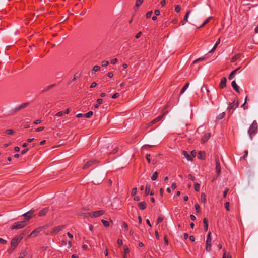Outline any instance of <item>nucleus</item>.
I'll return each mask as SVG.
<instances>
[{"label":"nucleus","instance_id":"f257e3e1","mask_svg":"<svg viewBox=\"0 0 258 258\" xmlns=\"http://www.w3.org/2000/svg\"><path fill=\"white\" fill-rule=\"evenodd\" d=\"M258 125L255 120H254L248 130V134L251 139H252L253 135H255L257 132Z\"/></svg>","mask_w":258,"mask_h":258},{"label":"nucleus","instance_id":"f03ea898","mask_svg":"<svg viewBox=\"0 0 258 258\" xmlns=\"http://www.w3.org/2000/svg\"><path fill=\"white\" fill-rule=\"evenodd\" d=\"M26 220L15 222L11 227L12 229H19L24 227L26 225Z\"/></svg>","mask_w":258,"mask_h":258},{"label":"nucleus","instance_id":"7ed1b4c3","mask_svg":"<svg viewBox=\"0 0 258 258\" xmlns=\"http://www.w3.org/2000/svg\"><path fill=\"white\" fill-rule=\"evenodd\" d=\"M22 239V238L20 236H17V237H14L11 240V247L13 248V249H15L17 246V245H18L19 242L21 241Z\"/></svg>","mask_w":258,"mask_h":258},{"label":"nucleus","instance_id":"20e7f679","mask_svg":"<svg viewBox=\"0 0 258 258\" xmlns=\"http://www.w3.org/2000/svg\"><path fill=\"white\" fill-rule=\"evenodd\" d=\"M211 234V232H209L207 236L206 250L208 252H209L211 250L212 241Z\"/></svg>","mask_w":258,"mask_h":258},{"label":"nucleus","instance_id":"39448f33","mask_svg":"<svg viewBox=\"0 0 258 258\" xmlns=\"http://www.w3.org/2000/svg\"><path fill=\"white\" fill-rule=\"evenodd\" d=\"M104 214V211L103 210H98L90 213H88V214L90 217L94 218L98 217Z\"/></svg>","mask_w":258,"mask_h":258},{"label":"nucleus","instance_id":"423d86ee","mask_svg":"<svg viewBox=\"0 0 258 258\" xmlns=\"http://www.w3.org/2000/svg\"><path fill=\"white\" fill-rule=\"evenodd\" d=\"M64 228V225L57 226L51 229V232L54 234H57L59 231L62 230Z\"/></svg>","mask_w":258,"mask_h":258},{"label":"nucleus","instance_id":"0eeeda50","mask_svg":"<svg viewBox=\"0 0 258 258\" xmlns=\"http://www.w3.org/2000/svg\"><path fill=\"white\" fill-rule=\"evenodd\" d=\"M201 91L203 96L209 97L210 91L208 89L207 86L203 85L201 87Z\"/></svg>","mask_w":258,"mask_h":258},{"label":"nucleus","instance_id":"6e6552de","mask_svg":"<svg viewBox=\"0 0 258 258\" xmlns=\"http://www.w3.org/2000/svg\"><path fill=\"white\" fill-rule=\"evenodd\" d=\"M239 103L238 101L235 102V101L232 103H230L227 109L230 111L231 110L235 109L238 107Z\"/></svg>","mask_w":258,"mask_h":258},{"label":"nucleus","instance_id":"1a4fd4ad","mask_svg":"<svg viewBox=\"0 0 258 258\" xmlns=\"http://www.w3.org/2000/svg\"><path fill=\"white\" fill-rule=\"evenodd\" d=\"M42 227H40L34 229L30 234V236L36 237L38 234L41 231Z\"/></svg>","mask_w":258,"mask_h":258},{"label":"nucleus","instance_id":"9d476101","mask_svg":"<svg viewBox=\"0 0 258 258\" xmlns=\"http://www.w3.org/2000/svg\"><path fill=\"white\" fill-rule=\"evenodd\" d=\"M96 163H97V161L95 160H92L89 161L84 165L83 168L84 169H86L89 168V167L92 166L93 165L96 164Z\"/></svg>","mask_w":258,"mask_h":258},{"label":"nucleus","instance_id":"9b49d317","mask_svg":"<svg viewBox=\"0 0 258 258\" xmlns=\"http://www.w3.org/2000/svg\"><path fill=\"white\" fill-rule=\"evenodd\" d=\"M215 162H216L215 169H216L217 173L218 175H219L221 173V167H220V164L219 160L218 158H217L216 159Z\"/></svg>","mask_w":258,"mask_h":258},{"label":"nucleus","instance_id":"f8f14e48","mask_svg":"<svg viewBox=\"0 0 258 258\" xmlns=\"http://www.w3.org/2000/svg\"><path fill=\"white\" fill-rule=\"evenodd\" d=\"M210 137L211 134L210 133L205 134L201 138V143L204 144L209 139Z\"/></svg>","mask_w":258,"mask_h":258},{"label":"nucleus","instance_id":"ddd939ff","mask_svg":"<svg viewBox=\"0 0 258 258\" xmlns=\"http://www.w3.org/2000/svg\"><path fill=\"white\" fill-rule=\"evenodd\" d=\"M227 79L225 77L222 78L220 80L219 86L221 88H224L226 85Z\"/></svg>","mask_w":258,"mask_h":258},{"label":"nucleus","instance_id":"4468645a","mask_svg":"<svg viewBox=\"0 0 258 258\" xmlns=\"http://www.w3.org/2000/svg\"><path fill=\"white\" fill-rule=\"evenodd\" d=\"M231 85H232V87H233V88L237 92V93H240L239 92V87L237 85V84H236V82L235 80L233 81L231 83Z\"/></svg>","mask_w":258,"mask_h":258},{"label":"nucleus","instance_id":"2eb2a0df","mask_svg":"<svg viewBox=\"0 0 258 258\" xmlns=\"http://www.w3.org/2000/svg\"><path fill=\"white\" fill-rule=\"evenodd\" d=\"M164 115V114H162V115H160V116H158L157 118H156L155 119L153 120L149 124L150 125H152V124H153L159 121L162 119V118L163 117Z\"/></svg>","mask_w":258,"mask_h":258},{"label":"nucleus","instance_id":"dca6fc26","mask_svg":"<svg viewBox=\"0 0 258 258\" xmlns=\"http://www.w3.org/2000/svg\"><path fill=\"white\" fill-rule=\"evenodd\" d=\"M138 206L140 209L143 210L146 208V203L145 202H140L138 203Z\"/></svg>","mask_w":258,"mask_h":258},{"label":"nucleus","instance_id":"f3484780","mask_svg":"<svg viewBox=\"0 0 258 258\" xmlns=\"http://www.w3.org/2000/svg\"><path fill=\"white\" fill-rule=\"evenodd\" d=\"M28 105H29V103H28V102L22 103L20 105L17 107V108H16V110H21L23 108L26 107Z\"/></svg>","mask_w":258,"mask_h":258},{"label":"nucleus","instance_id":"a211bd4d","mask_svg":"<svg viewBox=\"0 0 258 258\" xmlns=\"http://www.w3.org/2000/svg\"><path fill=\"white\" fill-rule=\"evenodd\" d=\"M241 56V54L240 53H237V54L235 55L234 56H233L231 59V62H234L237 60H238L240 57Z\"/></svg>","mask_w":258,"mask_h":258},{"label":"nucleus","instance_id":"6ab92c4d","mask_svg":"<svg viewBox=\"0 0 258 258\" xmlns=\"http://www.w3.org/2000/svg\"><path fill=\"white\" fill-rule=\"evenodd\" d=\"M183 155L188 160H192V157L188 153L187 151H183L182 152Z\"/></svg>","mask_w":258,"mask_h":258},{"label":"nucleus","instance_id":"aec40b11","mask_svg":"<svg viewBox=\"0 0 258 258\" xmlns=\"http://www.w3.org/2000/svg\"><path fill=\"white\" fill-rule=\"evenodd\" d=\"M48 210L47 208L43 209L42 210H41L39 213V216H44L48 212Z\"/></svg>","mask_w":258,"mask_h":258},{"label":"nucleus","instance_id":"412c9836","mask_svg":"<svg viewBox=\"0 0 258 258\" xmlns=\"http://www.w3.org/2000/svg\"><path fill=\"white\" fill-rule=\"evenodd\" d=\"M203 223H204V230L205 231H207L208 229V220L206 218H204L203 219Z\"/></svg>","mask_w":258,"mask_h":258},{"label":"nucleus","instance_id":"4be33fe9","mask_svg":"<svg viewBox=\"0 0 258 258\" xmlns=\"http://www.w3.org/2000/svg\"><path fill=\"white\" fill-rule=\"evenodd\" d=\"M55 86V84H52V85H49V86H46V87H45L42 90V92H46L47 91H48L49 90H50V89H51L52 88H53V87H54Z\"/></svg>","mask_w":258,"mask_h":258},{"label":"nucleus","instance_id":"5701e85b","mask_svg":"<svg viewBox=\"0 0 258 258\" xmlns=\"http://www.w3.org/2000/svg\"><path fill=\"white\" fill-rule=\"evenodd\" d=\"M220 39L219 38L217 42H216V43L215 44L214 46H213V47L212 48V49L209 52V53H212L213 52L216 48V47H217L218 45H219V44L220 43Z\"/></svg>","mask_w":258,"mask_h":258},{"label":"nucleus","instance_id":"b1692460","mask_svg":"<svg viewBox=\"0 0 258 258\" xmlns=\"http://www.w3.org/2000/svg\"><path fill=\"white\" fill-rule=\"evenodd\" d=\"M123 248H124V252H123L124 253H123V258H126V254L129 252V249H128L127 245H125L123 247Z\"/></svg>","mask_w":258,"mask_h":258},{"label":"nucleus","instance_id":"393cba45","mask_svg":"<svg viewBox=\"0 0 258 258\" xmlns=\"http://www.w3.org/2000/svg\"><path fill=\"white\" fill-rule=\"evenodd\" d=\"M144 0H136L135 10L136 11L137 8L142 4Z\"/></svg>","mask_w":258,"mask_h":258},{"label":"nucleus","instance_id":"a878e982","mask_svg":"<svg viewBox=\"0 0 258 258\" xmlns=\"http://www.w3.org/2000/svg\"><path fill=\"white\" fill-rule=\"evenodd\" d=\"M100 68V67L99 66H94L92 70V74H93L94 73L99 71Z\"/></svg>","mask_w":258,"mask_h":258},{"label":"nucleus","instance_id":"bb28decb","mask_svg":"<svg viewBox=\"0 0 258 258\" xmlns=\"http://www.w3.org/2000/svg\"><path fill=\"white\" fill-rule=\"evenodd\" d=\"M103 102V100L102 99H98L97 100V104H95L94 105V107L95 108H98L99 107V105H100L101 104H102Z\"/></svg>","mask_w":258,"mask_h":258},{"label":"nucleus","instance_id":"cd10ccee","mask_svg":"<svg viewBox=\"0 0 258 258\" xmlns=\"http://www.w3.org/2000/svg\"><path fill=\"white\" fill-rule=\"evenodd\" d=\"M93 114V112L92 111H90L84 114L83 115V117L86 118H90L91 117Z\"/></svg>","mask_w":258,"mask_h":258},{"label":"nucleus","instance_id":"c85d7f7f","mask_svg":"<svg viewBox=\"0 0 258 258\" xmlns=\"http://www.w3.org/2000/svg\"><path fill=\"white\" fill-rule=\"evenodd\" d=\"M189 83H186L185 85L183 86V87L182 88L180 93L182 94L183 93H184L187 89V88L189 87Z\"/></svg>","mask_w":258,"mask_h":258},{"label":"nucleus","instance_id":"c756f323","mask_svg":"<svg viewBox=\"0 0 258 258\" xmlns=\"http://www.w3.org/2000/svg\"><path fill=\"white\" fill-rule=\"evenodd\" d=\"M238 70V69H236L230 74L228 77L229 80H231L233 78L234 75L237 72Z\"/></svg>","mask_w":258,"mask_h":258},{"label":"nucleus","instance_id":"7c9ffc66","mask_svg":"<svg viewBox=\"0 0 258 258\" xmlns=\"http://www.w3.org/2000/svg\"><path fill=\"white\" fill-rule=\"evenodd\" d=\"M224 253L223 258H231V256L229 253H226L225 249H223Z\"/></svg>","mask_w":258,"mask_h":258},{"label":"nucleus","instance_id":"2f4dec72","mask_svg":"<svg viewBox=\"0 0 258 258\" xmlns=\"http://www.w3.org/2000/svg\"><path fill=\"white\" fill-rule=\"evenodd\" d=\"M27 254V252L26 250L22 251L19 256V258H24L25 257Z\"/></svg>","mask_w":258,"mask_h":258},{"label":"nucleus","instance_id":"473e14b6","mask_svg":"<svg viewBox=\"0 0 258 258\" xmlns=\"http://www.w3.org/2000/svg\"><path fill=\"white\" fill-rule=\"evenodd\" d=\"M212 17L211 16H210L201 25V26L200 27V28L201 27H203L205 25H206V24H207L209 21L210 20H211V19L212 18Z\"/></svg>","mask_w":258,"mask_h":258},{"label":"nucleus","instance_id":"72a5a7b5","mask_svg":"<svg viewBox=\"0 0 258 258\" xmlns=\"http://www.w3.org/2000/svg\"><path fill=\"white\" fill-rule=\"evenodd\" d=\"M198 158L201 159H203L205 158V153L203 152H199L198 154Z\"/></svg>","mask_w":258,"mask_h":258},{"label":"nucleus","instance_id":"f704fd0d","mask_svg":"<svg viewBox=\"0 0 258 258\" xmlns=\"http://www.w3.org/2000/svg\"><path fill=\"white\" fill-rule=\"evenodd\" d=\"M101 222H102L103 225L106 227H108L109 226V223L108 221L105 220L104 219H102L101 220Z\"/></svg>","mask_w":258,"mask_h":258},{"label":"nucleus","instance_id":"c9c22d12","mask_svg":"<svg viewBox=\"0 0 258 258\" xmlns=\"http://www.w3.org/2000/svg\"><path fill=\"white\" fill-rule=\"evenodd\" d=\"M190 11H188L185 14V16H184V19H183V21H185V22H187L188 21V17H189V15L190 13Z\"/></svg>","mask_w":258,"mask_h":258},{"label":"nucleus","instance_id":"e433bc0d","mask_svg":"<svg viewBox=\"0 0 258 258\" xmlns=\"http://www.w3.org/2000/svg\"><path fill=\"white\" fill-rule=\"evenodd\" d=\"M225 115V112H222V113H220L219 115L217 116V119H219V120L222 119L224 117Z\"/></svg>","mask_w":258,"mask_h":258},{"label":"nucleus","instance_id":"4c0bfd02","mask_svg":"<svg viewBox=\"0 0 258 258\" xmlns=\"http://www.w3.org/2000/svg\"><path fill=\"white\" fill-rule=\"evenodd\" d=\"M30 212L31 211L23 215L24 216L26 217V219L25 220H26V222L31 218V216L29 215Z\"/></svg>","mask_w":258,"mask_h":258},{"label":"nucleus","instance_id":"58836bf2","mask_svg":"<svg viewBox=\"0 0 258 258\" xmlns=\"http://www.w3.org/2000/svg\"><path fill=\"white\" fill-rule=\"evenodd\" d=\"M6 134L10 135H12L14 134V131L12 129H8L5 131Z\"/></svg>","mask_w":258,"mask_h":258},{"label":"nucleus","instance_id":"ea45409f","mask_svg":"<svg viewBox=\"0 0 258 258\" xmlns=\"http://www.w3.org/2000/svg\"><path fill=\"white\" fill-rule=\"evenodd\" d=\"M158 177V173L157 172H155L152 176L151 177V179L152 180L154 181Z\"/></svg>","mask_w":258,"mask_h":258},{"label":"nucleus","instance_id":"a19ab883","mask_svg":"<svg viewBox=\"0 0 258 258\" xmlns=\"http://www.w3.org/2000/svg\"><path fill=\"white\" fill-rule=\"evenodd\" d=\"M201 201L203 203H205L206 202V196L204 194V193H202L201 195Z\"/></svg>","mask_w":258,"mask_h":258},{"label":"nucleus","instance_id":"79ce46f5","mask_svg":"<svg viewBox=\"0 0 258 258\" xmlns=\"http://www.w3.org/2000/svg\"><path fill=\"white\" fill-rule=\"evenodd\" d=\"M150 190V185H147L145 188V194L146 195H148Z\"/></svg>","mask_w":258,"mask_h":258},{"label":"nucleus","instance_id":"37998d69","mask_svg":"<svg viewBox=\"0 0 258 258\" xmlns=\"http://www.w3.org/2000/svg\"><path fill=\"white\" fill-rule=\"evenodd\" d=\"M200 185L199 183H195L194 185V189L196 191H199L200 190Z\"/></svg>","mask_w":258,"mask_h":258},{"label":"nucleus","instance_id":"c03bdc74","mask_svg":"<svg viewBox=\"0 0 258 258\" xmlns=\"http://www.w3.org/2000/svg\"><path fill=\"white\" fill-rule=\"evenodd\" d=\"M205 59V57H201V58H199L197 59H196L194 61V63H195L196 62H198L199 61H203Z\"/></svg>","mask_w":258,"mask_h":258},{"label":"nucleus","instance_id":"a18cd8bd","mask_svg":"<svg viewBox=\"0 0 258 258\" xmlns=\"http://www.w3.org/2000/svg\"><path fill=\"white\" fill-rule=\"evenodd\" d=\"M195 209L197 211V212H200V206L198 204H196L195 205Z\"/></svg>","mask_w":258,"mask_h":258},{"label":"nucleus","instance_id":"49530a36","mask_svg":"<svg viewBox=\"0 0 258 258\" xmlns=\"http://www.w3.org/2000/svg\"><path fill=\"white\" fill-rule=\"evenodd\" d=\"M225 207L227 211H229V203L228 202L225 203Z\"/></svg>","mask_w":258,"mask_h":258},{"label":"nucleus","instance_id":"de8ad7c7","mask_svg":"<svg viewBox=\"0 0 258 258\" xmlns=\"http://www.w3.org/2000/svg\"><path fill=\"white\" fill-rule=\"evenodd\" d=\"M108 61L104 60L102 61L101 65L103 67H106L108 64Z\"/></svg>","mask_w":258,"mask_h":258},{"label":"nucleus","instance_id":"09e8293b","mask_svg":"<svg viewBox=\"0 0 258 258\" xmlns=\"http://www.w3.org/2000/svg\"><path fill=\"white\" fill-rule=\"evenodd\" d=\"M63 114H64L63 112H62V111H59V112H58V113H57L55 115V116L60 117V116H62Z\"/></svg>","mask_w":258,"mask_h":258},{"label":"nucleus","instance_id":"8fccbe9b","mask_svg":"<svg viewBox=\"0 0 258 258\" xmlns=\"http://www.w3.org/2000/svg\"><path fill=\"white\" fill-rule=\"evenodd\" d=\"M152 13H153V12H152V11H150L148 12L147 13V14H146V17H147V18H150V17H151V15H152Z\"/></svg>","mask_w":258,"mask_h":258},{"label":"nucleus","instance_id":"3c124183","mask_svg":"<svg viewBox=\"0 0 258 258\" xmlns=\"http://www.w3.org/2000/svg\"><path fill=\"white\" fill-rule=\"evenodd\" d=\"M229 191V189L228 188H226L223 192V197H226L227 196V194Z\"/></svg>","mask_w":258,"mask_h":258},{"label":"nucleus","instance_id":"603ef678","mask_svg":"<svg viewBox=\"0 0 258 258\" xmlns=\"http://www.w3.org/2000/svg\"><path fill=\"white\" fill-rule=\"evenodd\" d=\"M119 96V93H116L114 94L112 96V98H113V99H116V98H118Z\"/></svg>","mask_w":258,"mask_h":258},{"label":"nucleus","instance_id":"864d4df0","mask_svg":"<svg viewBox=\"0 0 258 258\" xmlns=\"http://www.w3.org/2000/svg\"><path fill=\"white\" fill-rule=\"evenodd\" d=\"M180 7L179 6V5H177L175 6V11L176 12H179L180 11Z\"/></svg>","mask_w":258,"mask_h":258},{"label":"nucleus","instance_id":"5fc2aeb1","mask_svg":"<svg viewBox=\"0 0 258 258\" xmlns=\"http://www.w3.org/2000/svg\"><path fill=\"white\" fill-rule=\"evenodd\" d=\"M151 156L150 154H146V158L148 162L150 163L151 162Z\"/></svg>","mask_w":258,"mask_h":258},{"label":"nucleus","instance_id":"6e6d98bb","mask_svg":"<svg viewBox=\"0 0 258 258\" xmlns=\"http://www.w3.org/2000/svg\"><path fill=\"white\" fill-rule=\"evenodd\" d=\"M188 178L189 179H190L192 181H195L196 178L195 176H194L192 175L191 174H189L188 175Z\"/></svg>","mask_w":258,"mask_h":258},{"label":"nucleus","instance_id":"4d7b16f0","mask_svg":"<svg viewBox=\"0 0 258 258\" xmlns=\"http://www.w3.org/2000/svg\"><path fill=\"white\" fill-rule=\"evenodd\" d=\"M163 220V218L161 216H159L158 217V219H157V223H160V222H161Z\"/></svg>","mask_w":258,"mask_h":258},{"label":"nucleus","instance_id":"13d9d810","mask_svg":"<svg viewBox=\"0 0 258 258\" xmlns=\"http://www.w3.org/2000/svg\"><path fill=\"white\" fill-rule=\"evenodd\" d=\"M117 60H118L117 58H114L111 60V63L112 64H114L117 62Z\"/></svg>","mask_w":258,"mask_h":258},{"label":"nucleus","instance_id":"bf43d9fd","mask_svg":"<svg viewBox=\"0 0 258 258\" xmlns=\"http://www.w3.org/2000/svg\"><path fill=\"white\" fill-rule=\"evenodd\" d=\"M117 244L119 246H121L123 244V241L121 239H118Z\"/></svg>","mask_w":258,"mask_h":258},{"label":"nucleus","instance_id":"052dcab7","mask_svg":"<svg viewBox=\"0 0 258 258\" xmlns=\"http://www.w3.org/2000/svg\"><path fill=\"white\" fill-rule=\"evenodd\" d=\"M137 192V188H134L132 191V195L134 196Z\"/></svg>","mask_w":258,"mask_h":258},{"label":"nucleus","instance_id":"680f3d73","mask_svg":"<svg viewBox=\"0 0 258 258\" xmlns=\"http://www.w3.org/2000/svg\"><path fill=\"white\" fill-rule=\"evenodd\" d=\"M123 226L125 230H128V225L126 222H123Z\"/></svg>","mask_w":258,"mask_h":258},{"label":"nucleus","instance_id":"e2e57ef3","mask_svg":"<svg viewBox=\"0 0 258 258\" xmlns=\"http://www.w3.org/2000/svg\"><path fill=\"white\" fill-rule=\"evenodd\" d=\"M96 85H97L96 83L95 82H93L91 83L90 88H94L96 86Z\"/></svg>","mask_w":258,"mask_h":258},{"label":"nucleus","instance_id":"0e129e2a","mask_svg":"<svg viewBox=\"0 0 258 258\" xmlns=\"http://www.w3.org/2000/svg\"><path fill=\"white\" fill-rule=\"evenodd\" d=\"M41 122V120L40 119H37L34 121V123L35 124H38Z\"/></svg>","mask_w":258,"mask_h":258},{"label":"nucleus","instance_id":"69168bd1","mask_svg":"<svg viewBox=\"0 0 258 258\" xmlns=\"http://www.w3.org/2000/svg\"><path fill=\"white\" fill-rule=\"evenodd\" d=\"M154 13L156 16H158L160 15V12L159 10H155L154 11Z\"/></svg>","mask_w":258,"mask_h":258},{"label":"nucleus","instance_id":"338daca9","mask_svg":"<svg viewBox=\"0 0 258 258\" xmlns=\"http://www.w3.org/2000/svg\"><path fill=\"white\" fill-rule=\"evenodd\" d=\"M171 188L174 190L176 188V184L175 183H173L171 185Z\"/></svg>","mask_w":258,"mask_h":258},{"label":"nucleus","instance_id":"774afa93","mask_svg":"<svg viewBox=\"0 0 258 258\" xmlns=\"http://www.w3.org/2000/svg\"><path fill=\"white\" fill-rule=\"evenodd\" d=\"M6 242H7V241L5 240L0 238V243L1 244H4L6 243Z\"/></svg>","mask_w":258,"mask_h":258}]
</instances>
